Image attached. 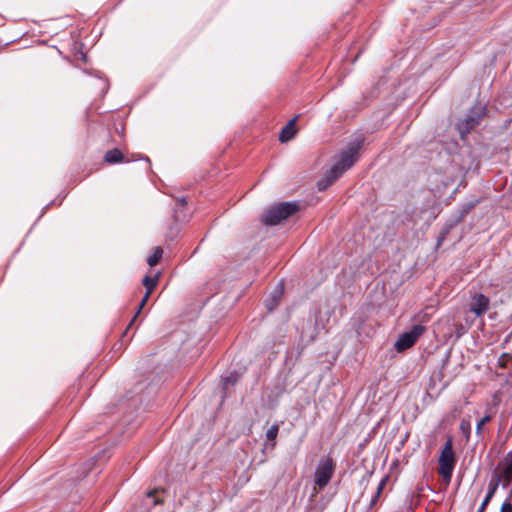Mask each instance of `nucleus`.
<instances>
[{
	"label": "nucleus",
	"instance_id": "f257e3e1",
	"mask_svg": "<svg viewBox=\"0 0 512 512\" xmlns=\"http://www.w3.org/2000/svg\"><path fill=\"white\" fill-rule=\"evenodd\" d=\"M359 144H352L333 158V163L324 177L318 181V188L325 190L345 171L350 169L357 160Z\"/></svg>",
	"mask_w": 512,
	"mask_h": 512
},
{
	"label": "nucleus",
	"instance_id": "f03ea898",
	"mask_svg": "<svg viewBox=\"0 0 512 512\" xmlns=\"http://www.w3.org/2000/svg\"><path fill=\"white\" fill-rule=\"evenodd\" d=\"M298 210L295 202H283L270 207L263 218L267 225H277Z\"/></svg>",
	"mask_w": 512,
	"mask_h": 512
},
{
	"label": "nucleus",
	"instance_id": "7ed1b4c3",
	"mask_svg": "<svg viewBox=\"0 0 512 512\" xmlns=\"http://www.w3.org/2000/svg\"><path fill=\"white\" fill-rule=\"evenodd\" d=\"M456 464L452 441L449 439L439 457V473L446 483H449Z\"/></svg>",
	"mask_w": 512,
	"mask_h": 512
},
{
	"label": "nucleus",
	"instance_id": "20e7f679",
	"mask_svg": "<svg viewBox=\"0 0 512 512\" xmlns=\"http://www.w3.org/2000/svg\"><path fill=\"white\" fill-rule=\"evenodd\" d=\"M486 113V107L482 104L474 106L467 117L460 120L457 123V129L462 137H464L469 131L478 125Z\"/></svg>",
	"mask_w": 512,
	"mask_h": 512
},
{
	"label": "nucleus",
	"instance_id": "39448f33",
	"mask_svg": "<svg viewBox=\"0 0 512 512\" xmlns=\"http://www.w3.org/2000/svg\"><path fill=\"white\" fill-rule=\"evenodd\" d=\"M333 474V463L330 459H322L315 470L314 481L320 489L325 487Z\"/></svg>",
	"mask_w": 512,
	"mask_h": 512
},
{
	"label": "nucleus",
	"instance_id": "423d86ee",
	"mask_svg": "<svg viewBox=\"0 0 512 512\" xmlns=\"http://www.w3.org/2000/svg\"><path fill=\"white\" fill-rule=\"evenodd\" d=\"M424 332V327L421 325H415L413 326L409 331L403 333L400 335L398 340L395 343V348L397 351L401 352L404 351L411 346L414 345V343L417 341V339L421 336V334Z\"/></svg>",
	"mask_w": 512,
	"mask_h": 512
},
{
	"label": "nucleus",
	"instance_id": "0eeeda50",
	"mask_svg": "<svg viewBox=\"0 0 512 512\" xmlns=\"http://www.w3.org/2000/svg\"><path fill=\"white\" fill-rule=\"evenodd\" d=\"M489 307V299L484 296L483 294H475L471 298L470 302V310L476 315V316H482Z\"/></svg>",
	"mask_w": 512,
	"mask_h": 512
},
{
	"label": "nucleus",
	"instance_id": "6e6552de",
	"mask_svg": "<svg viewBox=\"0 0 512 512\" xmlns=\"http://www.w3.org/2000/svg\"><path fill=\"white\" fill-rule=\"evenodd\" d=\"M297 132L296 118L290 120L281 130L279 140L282 143L291 140Z\"/></svg>",
	"mask_w": 512,
	"mask_h": 512
},
{
	"label": "nucleus",
	"instance_id": "1a4fd4ad",
	"mask_svg": "<svg viewBox=\"0 0 512 512\" xmlns=\"http://www.w3.org/2000/svg\"><path fill=\"white\" fill-rule=\"evenodd\" d=\"M158 280H159L158 274L155 275L154 277L146 276L143 279V285L145 286L146 292L148 293V295H151L152 291L154 290V288L156 287V285L158 283Z\"/></svg>",
	"mask_w": 512,
	"mask_h": 512
},
{
	"label": "nucleus",
	"instance_id": "9d476101",
	"mask_svg": "<svg viewBox=\"0 0 512 512\" xmlns=\"http://www.w3.org/2000/svg\"><path fill=\"white\" fill-rule=\"evenodd\" d=\"M105 160L109 163H117L122 160V153L118 149L110 150L105 155Z\"/></svg>",
	"mask_w": 512,
	"mask_h": 512
},
{
	"label": "nucleus",
	"instance_id": "9b49d317",
	"mask_svg": "<svg viewBox=\"0 0 512 512\" xmlns=\"http://www.w3.org/2000/svg\"><path fill=\"white\" fill-rule=\"evenodd\" d=\"M162 254H163V250L160 247H156L153 251V254L150 255L147 259L149 266H151V267L155 266L161 259Z\"/></svg>",
	"mask_w": 512,
	"mask_h": 512
},
{
	"label": "nucleus",
	"instance_id": "f8f14e48",
	"mask_svg": "<svg viewBox=\"0 0 512 512\" xmlns=\"http://www.w3.org/2000/svg\"><path fill=\"white\" fill-rule=\"evenodd\" d=\"M497 487H498V483L497 482L496 483H490L489 491H488L485 499L483 500V502L481 504L480 510L485 509L486 505L488 504V502L492 498L493 494L495 493Z\"/></svg>",
	"mask_w": 512,
	"mask_h": 512
},
{
	"label": "nucleus",
	"instance_id": "ddd939ff",
	"mask_svg": "<svg viewBox=\"0 0 512 512\" xmlns=\"http://www.w3.org/2000/svg\"><path fill=\"white\" fill-rule=\"evenodd\" d=\"M504 475L508 481L512 479V453L506 459Z\"/></svg>",
	"mask_w": 512,
	"mask_h": 512
},
{
	"label": "nucleus",
	"instance_id": "4468645a",
	"mask_svg": "<svg viewBox=\"0 0 512 512\" xmlns=\"http://www.w3.org/2000/svg\"><path fill=\"white\" fill-rule=\"evenodd\" d=\"M460 429L467 439L470 437L471 423L469 420L463 419L460 424Z\"/></svg>",
	"mask_w": 512,
	"mask_h": 512
},
{
	"label": "nucleus",
	"instance_id": "2eb2a0df",
	"mask_svg": "<svg viewBox=\"0 0 512 512\" xmlns=\"http://www.w3.org/2000/svg\"><path fill=\"white\" fill-rule=\"evenodd\" d=\"M279 428L277 425H272L267 431H266V438L268 440H274L277 437Z\"/></svg>",
	"mask_w": 512,
	"mask_h": 512
},
{
	"label": "nucleus",
	"instance_id": "dca6fc26",
	"mask_svg": "<svg viewBox=\"0 0 512 512\" xmlns=\"http://www.w3.org/2000/svg\"><path fill=\"white\" fill-rule=\"evenodd\" d=\"M491 420V417L489 415L484 416L479 420V422L476 425V433L480 434L483 426L488 423Z\"/></svg>",
	"mask_w": 512,
	"mask_h": 512
},
{
	"label": "nucleus",
	"instance_id": "f3484780",
	"mask_svg": "<svg viewBox=\"0 0 512 512\" xmlns=\"http://www.w3.org/2000/svg\"><path fill=\"white\" fill-rule=\"evenodd\" d=\"M149 297H150V295H148V293L146 292L144 297L142 298L141 303L139 305V308H138V310H137V312H136L135 316L133 317V319H132L130 324H132L134 322V320L136 319V317L139 315V313L141 312L142 308L144 307V305L148 301Z\"/></svg>",
	"mask_w": 512,
	"mask_h": 512
},
{
	"label": "nucleus",
	"instance_id": "a211bd4d",
	"mask_svg": "<svg viewBox=\"0 0 512 512\" xmlns=\"http://www.w3.org/2000/svg\"><path fill=\"white\" fill-rule=\"evenodd\" d=\"M281 293H282V289L281 288H279V289H277L275 291V295L273 296V303L267 302V304H266L268 309H272L274 307V305H276L277 300L280 297Z\"/></svg>",
	"mask_w": 512,
	"mask_h": 512
},
{
	"label": "nucleus",
	"instance_id": "6ab92c4d",
	"mask_svg": "<svg viewBox=\"0 0 512 512\" xmlns=\"http://www.w3.org/2000/svg\"><path fill=\"white\" fill-rule=\"evenodd\" d=\"M500 512H512V505L508 502H504L501 506Z\"/></svg>",
	"mask_w": 512,
	"mask_h": 512
},
{
	"label": "nucleus",
	"instance_id": "aec40b11",
	"mask_svg": "<svg viewBox=\"0 0 512 512\" xmlns=\"http://www.w3.org/2000/svg\"><path fill=\"white\" fill-rule=\"evenodd\" d=\"M386 481H387V478H383L380 483L378 484V487H377V496L381 493V491L383 490L384 486L386 485Z\"/></svg>",
	"mask_w": 512,
	"mask_h": 512
}]
</instances>
